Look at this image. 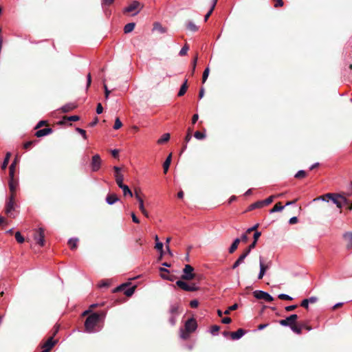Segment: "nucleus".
<instances>
[{"instance_id": "6e6552de", "label": "nucleus", "mask_w": 352, "mask_h": 352, "mask_svg": "<svg viewBox=\"0 0 352 352\" xmlns=\"http://www.w3.org/2000/svg\"><path fill=\"white\" fill-rule=\"evenodd\" d=\"M102 160L98 154H96L92 157L91 162V170L94 172L98 171L101 166Z\"/></svg>"}, {"instance_id": "dca6fc26", "label": "nucleus", "mask_w": 352, "mask_h": 352, "mask_svg": "<svg viewBox=\"0 0 352 352\" xmlns=\"http://www.w3.org/2000/svg\"><path fill=\"white\" fill-rule=\"evenodd\" d=\"M169 313L170 315H175L178 316L181 311H179V304H173L170 307Z\"/></svg>"}, {"instance_id": "0eeeda50", "label": "nucleus", "mask_w": 352, "mask_h": 352, "mask_svg": "<svg viewBox=\"0 0 352 352\" xmlns=\"http://www.w3.org/2000/svg\"><path fill=\"white\" fill-rule=\"evenodd\" d=\"M298 318V316L297 314H292L285 319L280 320L279 321V324L283 327H290L295 323Z\"/></svg>"}, {"instance_id": "de8ad7c7", "label": "nucleus", "mask_w": 352, "mask_h": 352, "mask_svg": "<svg viewBox=\"0 0 352 352\" xmlns=\"http://www.w3.org/2000/svg\"><path fill=\"white\" fill-rule=\"evenodd\" d=\"M305 176H306V172H305V170H298V171L296 173V175H295V176H294V177H295L296 178L299 179V178H303V177H305Z\"/></svg>"}, {"instance_id": "ea45409f", "label": "nucleus", "mask_w": 352, "mask_h": 352, "mask_svg": "<svg viewBox=\"0 0 352 352\" xmlns=\"http://www.w3.org/2000/svg\"><path fill=\"white\" fill-rule=\"evenodd\" d=\"M290 329L292 331L297 334H300L302 333V329L300 327H298L295 325L294 324L293 325H291Z\"/></svg>"}, {"instance_id": "f3484780", "label": "nucleus", "mask_w": 352, "mask_h": 352, "mask_svg": "<svg viewBox=\"0 0 352 352\" xmlns=\"http://www.w3.org/2000/svg\"><path fill=\"white\" fill-rule=\"evenodd\" d=\"M119 200L118 196L116 194H109L106 197V202L109 205H113Z\"/></svg>"}, {"instance_id": "c85d7f7f", "label": "nucleus", "mask_w": 352, "mask_h": 352, "mask_svg": "<svg viewBox=\"0 0 352 352\" xmlns=\"http://www.w3.org/2000/svg\"><path fill=\"white\" fill-rule=\"evenodd\" d=\"M15 166H16V160H14V161L11 164V165L10 166V168H9V176H10V179H14V171H15Z\"/></svg>"}, {"instance_id": "79ce46f5", "label": "nucleus", "mask_w": 352, "mask_h": 352, "mask_svg": "<svg viewBox=\"0 0 352 352\" xmlns=\"http://www.w3.org/2000/svg\"><path fill=\"white\" fill-rule=\"evenodd\" d=\"M209 73H210V69L208 67L204 69V73H203V76H202V82L203 83H204L206 81V80L208 77Z\"/></svg>"}, {"instance_id": "2f4dec72", "label": "nucleus", "mask_w": 352, "mask_h": 352, "mask_svg": "<svg viewBox=\"0 0 352 352\" xmlns=\"http://www.w3.org/2000/svg\"><path fill=\"white\" fill-rule=\"evenodd\" d=\"M285 206H280V203L276 204L270 211V213H274L276 212L282 211L284 209Z\"/></svg>"}, {"instance_id": "4468645a", "label": "nucleus", "mask_w": 352, "mask_h": 352, "mask_svg": "<svg viewBox=\"0 0 352 352\" xmlns=\"http://www.w3.org/2000/svg\"><path fill=\"white\" fill-rule=\"evenodd\" d=\"M245 331L243 329H239L236 331L231 332L230 337L233 340L241 339L245 334Z\"/></svg>"}, {"instance_id": "1a4fd4ad", "label": "nucleus", "mask_w": 352, "mask_h": 352, "mask_svg": "<svg viewBox=\"0 0 352 352\" xmlns=\"http://www.w3.org/2000/svg\"><path fill=\"white\" fill-rule=\"evenodd\" d=\"M271 266V262H269L267 264H265L263 261L262 257L260 256L259 258V267H260V271L258 275V279H262L267 271Z\"/></svg>"}, {"instance_id": "412c9836", "label": "nucleus", "mask_w": 352, "mask_h": 352, "mask_svg": "<svg viewBox=\"0 0 352 352\" xmlns=\"http://www.w3.org/2000/svg\"><path fill=\"white\" fill-rule=\"evenodd\" d=\"M217 1L218 0H212L211 8L209 10V11L207 12V14L205 15V16H204V21H207L208 18L210 17V16L212 14L214 9V8H215V6L217 5Z\"/></svg>"}, {"instance_id": "7c9ffc66", "label": "nucleus", "mask_w": 352, "mask_h": 352, "mask_svg": "<svg viewBox=\"0 0 352 352\" xmlns=\"http://www.w3.org/2000/svg\"><path fill=\"white\" fill-rule=\"evenodd\" d=\"M78 242V238H71L68 241V244L69 245L71 249L73 250L77 247Z\"/></svg>"}, {"instance_id": "49530a36", "label": "nucleus", "mask_w": 352, "mask_h": 352, "mask_svg": "<svg viewBox=\"0 0 352 352\" xmlns=\"http://www.w3.org/2000/svg\"><path fill=\"white\" fill-rule=\"evenodd\" d=\"M220 327L218 325H213L210 329V333L213 336H216L219 331Z\"/></svg>"}, {"instance_id": "603ef678", "label": "nucleus", "mask_w": 352, "mask_h": 352, "mask_svg": "<svg viewBox=\"0 0 352 352\" xmlns=\"http://www.w3.org/2000/svg\"><path fill=\"white\" fill-rule=\"evenodd\" d=\"M134 292H135V287H131L128 288L124 292V294L126 296H132Z\"/></svg>"}, {"instance_id": "e433bc0d", "label": "nucleus", "mask_w": 352, "mask_h": 352, "mask_svg": "<svg viewBox=\"0 0 352 352\" xmlns=\"http://www.w3.org/2000/svg\"><path fill=\"white\" fill-rule=\"evenodd\" d=\"M189 50V47L187 44H185L183 47L181 49V50L179 52V55L181 56H185L187 54V52Z\"/></svg>"}, {"instance_id": "3c124183", "label": "nucleus", "mask_w": 352, "mask_h": 352, "mask_svg": "<svg viewBox=\"0 0 352 352\" xmlns=\"http://www.w3.org/2000/svg\"><path fill=\"white\" fill-rule=\"evenodd\" d=\"M250 254V252L247 250H245V252L238 258V260H239V261H241L242 263H243L244 261V259L249 255Z\"/></svg>"}, {"instance_id": "20e7f679", "label": "nucleus", "mask_w": 352, "mask_h": 352, "mask_svg": "<svg viewBox=\"0 0 352 352\" xmlns=\"http://www.w3.org/2000/svg\"><path fill=\"white\" fill-rule=\"evenodd\" d=\"M194 268L190 265H186L183 270V274L182 275V280H192L195 277L193 273Z\"/></svg>"}, {"instance_id": "052dcab7", "label": "nucleus", "mask_w": 352, "mask_h": 352, "mask_svg": "<svg viewBox=\"0 0 352 352\" xmlns=\"http://www.w3.org/2000/svg\"><path fill=\"white\" fill-rule=\"evenodd\" d=\"M258 226H259V224H258V223H256V224H255L254 226H253L252 227L249 228L246 230V233H250L251 232L256 230L258 228Z\"/></svg>"}, {"instance_id": "a19ab883", "label": "nucleus", "mask_w": 352, "mask_h": 352, "mask_svg": "<svg viewBox=\"0 0 352 352\" xmlns=\"http://www.w3.org/2000/svg\"><path fill=\"white\" fill-rule=\"evenodd\" d=\"M274 197H275L274 195H272V196L269 197L268 198L265 199V200H262L261 202H262L263 206H264L265 205L270 204L273 201Z\"/></svg>"}, {"instance_id": "5701e85b", "label": "nucleus", "mask_w": 352, "mask_h": 352, "mask_svg": "<svg viewBox=\"0 0 352 352\" xmlns=\"http://www.w3.org/2000/svg\"><path fill=\"white\" fill-rule=\"evenodd\" d=\"M8 185L10 192H15V190L18 186L17 182L14 181V179H9Z\"/></svg>"}, {"instance_id": "bf43d9fd", "label": "nucleus", "mask_w": 352, "mask_h": 352, "mask_svg": "<svg viewBox=\"0 0 352 352\" xmlns=\"http://www.w3.org/2000/svg\"><path fill=\"white\" fill-rule=\"evenodd\" d=\"M102 111H103V107H102L101 103H98L97 107H96V113L98 114H100L102 113Z\"/></svg>"}, {"instance_id": "37998d69", "label": "nucleus", "mask_w": 352, "mask_h": 352, "mask_svg": "<svg viewBox=\"0 0 352 352\" xmlns=\"http://www.w3.org/2000/svg\"><path fill=\"white\" fill-rule=\"evenodd\" d=\"M15 239H16V241L19 243H22L24 241V238L21 235L20 232H16L15 233Z\"/></svg>"}, {"instance_id": "338daca9", "label": "nucleus", "mask_w": 352, "mask_h": 352, "mask_svg": "<svg viewBox=\"0 0 352 352\" xmlns=\"http://www.w3.org/2000/svg\"><path fill=\"white\" fill-rule=\"evenodd\" d=\"M199 305V302L197 300H191L190 302V305L192 308H196Z\"/></svg>"}, {"instance_id": "774afa93", "label": "nucleus", "mask_w": 352, "mask_h": 352, "mask_svg": "<svg viewBox=\"0 0 352 352\" xmlns=\"http://www.w3.org/2000/svg\"><path fill=\"white\" fill-rule=\"evenodd\" d=\"M34 142L33 141H28L23 144V147L25 149L29 148L32 144Z\"/></svg>"}, {"instance_id": "f8f14e48", "label": "nucleus", "mask_w": 352, "mask_h": 352, "mask_svg": "<svg viewBox=\"0 0 352 352\" xmlns=\"http://www.w3.org/2000/svg\"><path fill=\"white\" fill-rule=\"evenodd\" d=\"M57 343V340H53V336H51L43 345V352H50L54 346Z\"/></svg>"}, {"instance_id": "cd10ccee", "label": "nucleus", "mask_w": 352, "mask_h": 352, "mask_svg": "<svg viewBox=\"0 0 352 352\" xmlns=\"http://www.w3.org/2000/svg\"><path fill=\"white\" fill-rule=\"evenodd\" d=\"M122 191H123V194L124 196L126 195H129L130 197H132L133 196V192L132 191L130 190V188H129V186L127 185H122V186L120 187Z\"/></svg>"}, {"instance_id": "39448f33", "label": "nucleus", "mask_w": 352, "mask_h": 352, "mask_svg": "<svg viewBox=\"0 0 352 352\" xmlns=\"http://www.w3.org/2000/svg\"><path fill=\"white\" fill-rule=\"evenodd\" d=\"M254 296L257 299H263L267 302H272L274 300V298L267 292L261 291V290H256L253 292Z\"/></svg>"}, {"instance_id": "f257e3e1", "label": "nucleus", "mask_w": 352, "mask_h": 352, "mask_svg": "<svg viewBox=\"0 0 352 352\" xmlns=\"http://www.w3.org/2000/svg\"><path fill=\"white\" fill-rule=\"evenodd\" d=\"M197 328V323L194 318L188 319L184 325V329L181 328L179 330V336L182 340H187L190 333L194 332Z\"/></svg>"}, {"instance_id": "4c0bfd02", "label": "nucleus", "mask_w": 352, "mask_h": 352, "mask_svg": "<svg viewBox=\"0 0 352 352\" xmlns=\"http://www.w3.org/2000/svg\"><path fill=\"white\" fill-rule=\"evenodd\" d=\"M206 134L204 133H201V132H199V131H196L195 133H194V137L197 139V140H204L206 138Z\"/></svg>"}, {"instance_id": "c9c22d12", "label": "nucleus", "mask_w": 352, "mask_h": 352, "mask_svg": "<svg viewBox=\"0 0 352 352\" xmlns=\"http://www.w3.org/2000/svg\"><path fill=\"white\" fill-rule=\"evenodd\" d=\"M135 197L136 199L138 200V201L139 202L140 210H143V208H144L143 199L141 198V197L137 192H135Z\"/></svg>"}, {"instance_id": "6ab92c4d", "label": "nucleus", "mask_w": 352, "mask_h": 352, "mask_svg": "<svg viewBox=\"0 0 352 352\" xmlns=\"http://www.w3.org/2000/svg\"><path fill=\"white\" fill-rule=\"evenodd\" d=\"M14 210V201H7L6 204V212L8 214L12 215V211Z\"/></svg>"}, {"instance_id": "72a5a7b5", "label": "nucleus", "mask_w": 352, "mask_h": 352, "mask_svg": "<svg viewBox=\"0 0 352 352\" xmlns=\"http://www.w3.org/2000/svg\"><path fill=\"white\" fill-rule=\"evenodd\" d=\"M10 156H11V153H7L6 155V157L4 158V160L2 163V165H1V168L2 169H6L8 164V162H9V160H10Z\"/></svg>"}, {"instance_id": "7ed1b4c3", "label": "nucleus", "mask_w": 352, "mask_h": 352, "mask_svg": "<svg viewBox=\"0 0 352 352\" xmlns=\"http://www.w3.org/2000/svg\"><path fill=\"white\" fill-rule=\"evenodd\" d=\"M176 285L186 292H195L199 289V287L195 283L188 285L183 280H177Z\"/></svg>"}, {"instance_id": "2eb2a0df", "label": "nucleus", "mask_w": 352, "mask_h": 352, "mask_svg": "<svg viewBox=\"0 0 352 352\" xmlns=\"http://www.w3.org/2000/svg\"><path fill=\"white\" fill-rule=\"evenodd\" d=\"M52 131H53L51 128H45L43 129L38 130L36 132L35 135L36 137L41 138L51 134Z\"/></svg>"}, {"instance_id": "b1692460", "label": "nucleus", "mask_w": 352, "mask_h": 352, "mask_svg": "<svg viewBox=\"0 0 352 352\" xmlns=\"http://www.w3.org/2000/svg\"><path fill=\"white\" fill-rule=\"evenodd\" d=\"M135 23H129L126 24L124 27V32L125 34L130 33L132 32L135 28Z\"/></svg>"}, {"instance_id": "680f3d73", "label": "nucleus", "mask_w": 352, "mask_h": 352, "mask_svg": "<svg viewBox=\"0 0 352 352\" xmlns=\"http://www.w3.org/2000/svg\"><path fill=\"white\" fill-rule=\"evenodd\" d=\"M308 302H309V304L311 303V304H314L315 302H316L318 301V298L316 297V296H311L309 298H307Z\"/></svg>"}, {"instance_id": "0e129e2a", "label": "nucleus", "mask_w": 352, "mask_h": 352, "mask_svg": "<svg viewBox=\"0 0 352 352\" xmlns=\"http://www.w3.org/2000/svg\"><path fill=\"white\" fill-rule=\"evenodd\" d=\"M67 120L69 121H78L80 120V117L78 116H71L67 118Z\"/></svg>"}, {"instance_id": "9d476101", "label": "nucleus", "mask_w": 352, "mask_h": 352, "mask_svg": "<svg viewBox=\"0 0 352 352\" xmlns=\"http://www.w3.org/2000/svg\"><path fill=\"white\" fill-rule=\"evenodd\" d=\"M140 4L138 1H133L129 6L126 7L124 9V12H132L135 11L134 13H133L132 15H136L139 13L140 9H139Z\"/></svg>"}, {"instance_id": "13d9d810", "label": "nucleus", "mask_w": 352, "mask_h": 352, "mask_svg": "<svg viewBox=\"0 0 352 352\" xmlns=\"http://www.w3.org/2000/svg\"><path fill=\"white\" fill-rule=\"evenodd\" d=\"M300 305L305 309H308L309 302H308L307 299L305 298V299L302 300L300 303Z\"/></svg>"}, {"instance_id": "f03ea898", "label": "nucleus", "mask_w": 352, "mask_h": 352, "mask_svg": "<svg viewBox=\"0 0 352 352\" xmlns=\"http://www.w3.org/2000/svg\"><path fill=\"white\" fill-rule=\"evenodd\" d=\"M100 318V315L96 312L90 314L85 322V331L89 333H93L99 331V329H96V327L97 326Z\"/></svg>"}, {"instance_id": "f704fd0d", "label": "nucleus", "mask_w": 352, "mask_h": 352, "mask_svg": "<svg viewBox=\"0 0 352 352\" xmlns=\"http://www.w3.org/2000/svg\"><path fill=\"white\" fill-rule=\"evenodd\" d=\"M163 246H164V245H163V243H162V242L157 241V242H156V243H155V248L158 251H160V258H162V255H163V252H164V251H163Z\"/></svg>"}, {"instance_id": "c756f323", "label": "nucleus", "mask_w": 352, "mask_h": 352, "mask_svg": "<svg viewBox=\"0 0 352 352\" xmlns=\"http://www.w3.org/2000/svg\"><path fill=\"white\" fill-rule=\"evenodd\" d=\"M170 139V134L166 133H164L162 136L157 140L158 144H164L166 142H168Z\"/></svg>"}, {"instance_id": "69168bd1", "label": "nucleus", "mask_w": 352, "mask_h": 352, "mask_svg": "<svg viewBox=\"0 0 352 352\" xmlns=\"http://www.w3.org/2000/svg\"><path fill=\"white\" fill-rule=\"evenodd\" d=\"M191 138H192V135L190 134V133H187V134L184 138L185 144H188L190 141Z\"/></svg>"}, {"instance_id": "bb28decb", "label": "nucleus", "mask_w": 352, "mask_h": 352, "mask_svg": "<svg viewBox=\"0 0 352 352\" xmlns=\"http://www.w3.org/2000/svg\"><path fill=\"white\" fill-rule=\"evenodd\" d=\"M153 30L158 31L161 34L166 32V28L162 26L161 24L159 23H155L154 24Z\"/></svg>"}, {"instance_id": "473e14b6", "label": "nucleus", "mask_w": 352, "mask_h": 352, "mask_svg": "<svg viewBox=\"0 0 352 352\" xmlns=\"http://www.w3.org/2000/svg\"><path fill=\"white\" fill-rule=\"evenodd\" d=\"M115 177H116V182L118 184V186L119 187L122 186V185H124L123 184V179H124V176L122 174H116L115 175Z\"/></svg>"}, {"instance_id": "c03bdc74", "label": "nucleus", "mask_w": 352, "mask_h": 352, "mask_svg": "<svg viewBox=\"0 0 352 352\" xmlns=\"http://www.w3.org/2000/svg\"><path fill=\"white\" fill-rule=\"evenodd\" d=\"M278 298L281 300H292L293 298L287 294H280L278 296Z\"/></svg>"}, {"instance_id": "4d7b16f0", "label": "nucleus", "mask_w": 352, "mask_h": 352, "mask_svg": "<svg viewBox=\"0 0 352 352\" xmlns=\"http://www.w3.org/2000/svg\"><path fill=\"white\" fill-rule=\"evenodd\" d=\"M161 277H162L163 279L168 280H170V281H173V280H174V277H173V275H171V276H168V275H166V274H161Z\"/></svg>"}, {"instance_id": "393cba45", "label": "nucleus", "mask_w": 352, "mask_h": 352, "mask_svg": "<svg viewBox=\"0 0 352 352\" xmlns=\"http://www.w3.org/2000/svg\"><path fill=\"white\" fill-rule=\"evenodd\" d=\"M170 162H171V154H170L166 159L165 162H164V164H163V168H164V173H166L168 168H169V166H170Z\"/></svg>"}, {"instance_id": "aec40b11", "label": "nucleus", "mask_w": 352, "mask_h": 352, "mask_svg": "<svg viewBox=\"0 0 352 352\" xmlns=\"http://www.w3.org/2000/svg\"><path fill=\"white\" fill-rule=\"evenodd\" d=\"M241 241V239L239 238H236L234 240L233 243L229 248L228 252L230 254H232L238 248V245Z\"/></svg>"}, {"instance_id": "4be33fe9", "label": "nucleus", "mask_w": 352, "mask_h": 352, "mask_svg": "<svg viewBox=\"0 0 352 352\" xmlns=\"http://www.w3.org/2000/svg\"><path fill=\"white\" fill-rule=\"evenodd\" d=\"M186 28L191 32H197L199 30V27L196 25L192 21H188L186 23Z\"/></svg>"}, {"instance_id": "ddd939ff", "label": "nucleus", "mask_w": 352, "mask_h": 352, "mask_svg": "<svg viewBox=\"0 0 352 352\" xmlns=\"http://www.w3.org/2000/svg\"><path fill=\"white\" fill-rule=\"evenodd\" d=\"M342 236L346 241V249L351 250L352 248V232H344Z\"/></svg>"}, {"instance_id": "a211bd4d", "label": "nucleus", "mask_w": 352, "mask_h": 352, "mask_svg": "<svg viewBox=\"0 0 352 352\" xmlns=\"http://www.w3.org/2000/svg\"><path fill=\"white\" fill-rule=\"evenodd\" d=\"M76 107L77 106L75 103H72V102L67 103L61 107V111L63 113H67V112H69V111L74 110V109H76Z\"/></svg>"}, {"instance_id": "6e6d98bb", "label": "nucleus", "mask_w": 352, "mask_h": 352, "mask_svg": "<svg viewBox=\"0 0 352 352\" xmlns=\"http://www.w3.org/2000/svg\"><path fill=\"white\" fill-rule=\"evenodd\" d=\"M104 98H105V100H108L111 91H110V90H109L107 86L105 84L104 85Z\"/></svg>"}, {"instance_id": "e2e57ef3", "label": "nucleus", "mask_w": 352, "mask_h": 352, "mask_svg": "<svg viewBox=\"0 0 352 352\" xmlns=\"http://www.w3.org/2000/svg\"><path fill=\"white\" fill-rule=\"evenodd\" d=\"M261 235V232H258V231H256L254 234V241H256L257 243V241L258 239V238L260 237V236Z\"/></svg>"}, {"instance_id": "8fccbe9b", "label": "nucleus", "mask_w": 352, "mask_h": 352, "mask_svg": "<svg viewBox=\"0 0 352 352\" xmlns=\"http://www.w3.org/2000/svg\"><path fill=\"white\" fill-rule=\"evenodd\" d=\"M76 131L82 135V137L83 138L84 140L87 139L86 131L84 129L77 127L76 129Z\"/></svg>"}, {"instance_id": "9b49d317", "label": "nucleus", "mask_w": 352, "mask_h": 352, "mask_svg": "<svg viewBox=\"0 0 352 352\" xmlns=\"http://www.w3.org/2000/svg\"><path fill=\"white\" fill-rule=\"evenodd\" d=\"M44 238V230L42 228H39L36 234L34 236V240L40 246H43L45 244Z\"/></svg>"}, {"instance_id": "423d86ee", "label": "nucleus", "mask_w": 352, "mask_h": 352, "mask_svg": "<svg viewBox=\"0 0 352 352\" xmlns=\"http://www.w3.org/2000/svg\"><path fill=\"white\" fill-rule=\"evenodd\" d=\"M325 196L330 199L337 208L341 209L342 208V203L340 201L341 194L340 193H327Z\"/></svg>"}, {"instance_id": "58836bf2", "label": "nucleus", "mask_w": 352, "mask_h": 352, "mask_svg": "<svg viewBox=\"0 0 352 352\" xmlns=\"http://www.w3.org/2000/svg\"><path fill=\"white\" fill-rule=\"evenodd\" d=\"M262 207H263V206L261 201H256V202L251 204L250 206V210H254V209L259 208H262Z\"/></svg>"}, {"instance_id": "864d4df0", "label": "nucleus", "mask_w": 352, "mask_h": 352, "mask_svg": "<svg viewBox=\"0 0 352 352\" xmlns=\"http://www.w3.org/2000/svg\"><path fill=\"white\" fill-rule=\"evenodd\" d=\"M340 201H342V206L343 205H347V204H351V201L349 200L345 196H344L342 194H341V197H340Z\"/></svg>"}, {"instance_id": "09e8293b", "label": "nucleus", "mask_w": 352, "mask_h": 352, "mask_svg": "<svg viewBox=\"0 0 352 352\" xmlns=\"http://www.w3.org/2000/svg\"><path fill=\"white\" fill-rule=\"evenodd\" d=\"M238 308V304L235 303L232 306L229 307V308L224 311V314H229L231 311L236 310Z\"/></svg>"}, {"instance_id": "a18cd8bd", "label": "nucleus", "mask_w": 352, "mask_h": 352, "mask_svg": "<svg viewBox=\"0 0 352 352\" xmlns=\"http://www.w3.org/2000/svg\"><path fill=\"white\" fill-rule=\"evenodd\" d=\"M122 126V122L120 121V120L117 118L115 120V123H114V126H113V129L115 130H118L120 128H121Z\"/></svg>"}, {"instance_id": "5fc2aeb1", "label": "nucleus", "mask_w": 352, "mask_h": 352, "mask_svg": "<svg viewBox=\"0 0 352 352\" xmlns=\"http://www.w3.org/2000/svg\"><path fill=\"white\" fill-rule=\"evenodd\" d=\"M177 318V316L170 315V317L168 321L172 326H174L175 324Z\"/></svg>"}, {"instance_id": "a878e982", "label": "nucleus", "mask_w": 352, "mask_h": 352, "mask_svg": "<svg viewBox=\"0 0 352 352\" xmlns=\"http://www.w3.org/2000/svg\"><path fill=\"white\" fill-rule=\"evenodd\" d=\"M188 86H187V80H186L184 83L182 85L179 92H178V96H184L187 90Z\"/></svg>"}]
</instances>
